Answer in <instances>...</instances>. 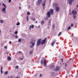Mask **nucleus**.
Returning a JSON list of instances; mask_svg holds the SVG:
<instances>
[{"mask_svg":"<svg viewBox=\"0 0 78 78\" xmlns=\"http://www.w3.org/2000/svg\"><path fill=\"white\" fill-rule=\"evenodd\" d=\"M68 1H69V0H67Z\"/></svg>","mask_w":78,"mask_h":78,"instance_id":"obj_60","label":"nucleus"},{"mask_svg":"<svg viewBox=\"0 0 78 78\" xmlns=\"http://www.w3.org/2000/svg\"><path fill=\"white\" fill-rule=\"evenodd\" d=\"M4 48H5V49H6V48H7V46H5Z\"/></svg>","mask_w":78,"mask_h":78,"instance_id":"obj_39","label":"nucleus"},{"mask_svg":"<svg viewBox=\"0 0 78 78\" xmlns=\"http://www.w3.org/2000/svg\"><path fill=\"white\" fill-rule=\"evenodd\" d=\"M11 2V0H9V3H10V2Z\"/></svg>","mask_w":78,"mask_h":78,"instance_id":"obj_43","label":"nucleus"},{"mask_svg":"<svg viewBox=\"0 0 78 78\" xmlns=\"http://www.w3.org/2000/svg\"><path fill=\"white\" fill-rule=\"evenodd\" d=\"M73 2V0H69V2H68L69 5H72V2Z\"/></svg>","mask_w":78,"mask_h":78,"instance_id":"obj_8","label":"nucleus"},{"mask_svg":"<svg viewBox=\"0 0 78 78\" xmlns=\"http://www.w3.org/2000/svg\"><path fill=\"white\" fill-rule=\"evenodd\" d=\"M26 19H27V22H28V16H27Z\"/></svg>","mask_w":78,"mask_h":78,"instance_id":"obj_24","label":"nucleus"},{"mask_svg":"<svg viewBox=\"0 0 78 78\" xmlns=\"http://www.w3.org/2000/svg\"><path fill=\"white\" fill-rule=\"evenodd\" d=\"M51 14H53V10L52 9H51L50 10Z\"/></svg>","mask_w":78,"mask_h":78,"instance_id":"obj_14","label":"nucleus"},{"mask_svg":"<svg viewBox=\"0 0 78 78\" xmlns=\"http://www.w3.org/2000/svg\"><path fill=\"white\" fill-rule=\"evenodd\" d=\"M55 72H57L59 71V67L58 66H56V68L55 69Z\"/></svg>","mask_w":78,"mask_h":78,"instance_id":"obj_11","label":"nucleus"},{"mask_svg":"<svg viewBox=\"0 0 78 78\" xmlns=\"http://www.w3.org/2000/svg\"><path fill=\"white\" fill-rule=\"evenodd\" d=\"M54 6H55V5H58V4L56 3H54Z\"/></svg>","mask_w":78,"mask_h":78,"instance_id":"obj_27","label":"nucleus"},{"mask_svg":"<svg viewBox=\"0 0 78 78\" xmlns=\"http://www.w3.org/2000/svg\"><path fill=\"white\" fill-rule=\"evenodd\" d=\"M65 66L66 67V66H67V64H65Z\"/></svg>","mask_w":78,"mask_h":78,"instance_id":"obj_45","label":"nucleus"},{"mask_svg":"<svg viewBox=\"0 0 78 78\" xmlns=\"http://www.w3.org/2000/svg\"><path fill=\"white\" fill-rule=\"evenodd\" d=\"M35 18H32V20H35Z\"/></svg>","mask_w":78,"mask_h":78,"instance_id":"obj_37","label":"nucleus"},{"mask_svg":"<svg viewBox=\"0 0 78 78\" xmlns=\"http://www.w3.org/2000/svg\"><path fill=\"white\" fill-rule=\"evenodd\" d=\"M19 59H21V60H23V58H20Z\"/></svg>","mask_w":78,"mask_h":78,"instance_id":"obj_38","label":"nucleus"},{"mask_svg":"<svg viewBox=\"0 0 78 78\" xmlns=\"http://www.w3.org/2000/svg\"><path fill=\"white\" fill-rule=\"evenodd\" d=\"M71 27H73V24L72 23L71 25Z\"/></svg>","mask_w":78,"mask_h":78,"instance_id":"obj_36","label":"nucleus"},{"mask_svg":"<svg viewBox=\"0 0 78 78\" xmlns=\"http://www.w3.org/2000/svg\"><path fill=\"white\" fill-rule=\"evenodd\" d=\"M72 13L74 15L76 14V11L75 10H73L72 12Z\"/></svg>","mask_w":78,"mask_h":78,"instance_id":"obj_6","label":"nucleus"},{"mask_svg":"<svg viewBox=\"0 0 78 78\" xmlns=\"http://www.w3.org/2000/svg\"><path fill=\"white\" fill-rule=\"evenodd\" d=\"M15 37L16 38V39H17V38H18V37H19L18 35H16Z\"/></svg>","mask_w":78,"mask_h":78,"instance_id":"obj_33","label":"nucleus"},{"mask_svg":"<svg viewBox=\"0 0 78 78\" xmlns=\"http://www.w3.org/2000/svg\"><path fill=\"white\" fill-rule=\"evenodd\" d=\"M44 8H45V6H44V7H43V9H44Z\"/></svg>","mask_w":78,"mask_h":78,"instance_id":"obj_49","label":"nucleus"},{"mask_svg":"<svg viewBox=\"0 0 78 78\" xmlns=\"http://www.w3.org/2000/svg\"><path fill=\"white\" fill-rule=\"evenodd\" d=\"M17 33H18V31H16L15 32V34H17Z\"/></svg>","mask_w":78,"mask_h":78,"instance_id":"obj_29","label":"nucleus"},{"mask_svg":"<svg viewBox=\"0 0 78 78\" xmlns=\"http://www.w3.org/2000/svg\"><path fill=\"white\" fill-rule=\"evenodd\" d=\"M7 59L8 61H10L11 60V57L10 56L8 57Z\"/></svg>","mask_w":78,"mask_h":78,"instance_id":"obj_19","label":"nucleus"},{"mask_svg":"<svg viewBox=\"0 0 78 78\" xmlns=\"http://www.w3.org/2000/svg\"><path fill=\"white\" fill-rule=\"evenodd\" d=\"M42 0H38V1L37 2V5H41V3L42 2Z\"/></svg>","mask_w":78,"mask_h":78,"instance_id":"obj_5","label":"nucleus"},{"mask_svg":"<svg viewBox=\"0 0 78 78\" xmlns=\"http://www.w3.org/2000/svg\"><path fill=\"white\" fill-rule=\"evenodd\" d=\"M52 67H53V66H51V68H52Z\"/></svg>","mask_w":78,"mask_h":78,"instance_id":"obj_53","label":"nucleus"},{"mask_svg":"<svg viewBox=\"0 0 78 78\" xmlns=\"http://www.w3.org/2000/svg\"><path fill=\"white\" fill-rule=\"evenodd\" d=\"M42 41V40L41 39H40L38 40L37 43V46H39V45H40L41 44V42Z\"/></svg>","mask_w":78,"mask_h":78,"instance_id":"obj_2","label":"nucleus"},{"mask_svg":"<svg viewBox=\"0 0 78 78\" xmlns=\"http://www.w3.org/2000/svg\"><path fill=\"white\" fill-rule=\"evenodd\" d=\"M44 66H46L47 63H46V60H44Z\"/></svg>","mask_w":78,"mask_h":78,"instance_id":"obj_13","label":"nucleus"},{"mask_svg":"<svg viewBox=\"0 0 78 78\" xmlns=\"http://www.w3.org/2000/svg\"><path fill=\"white\" fill-rule=\"evenodd\" d=\"M1 30H0V33H1Z\"/></svg>","mask_w":78,"mask_h":78,"instance_id":"obj_56","label":"nucleus"},{"mask_svg":"<svg viewBox=\"0 0 78 78\" xmlns=\"http://www.w3.org/2000/svg\"><path fill=\"white\" fill-rule=\"evenodd\" d=\"M1 70H2V69H3V67H1Z\"/></svg>","mask_w":78,"mask_h":78,"instance_id":"obj_46","label":"nucleus"},{"mask_svg":"<svg viewBox=\"0 0 78 78\" xmlns=\"http://www.w3.org/2000/svg\"><path fill=\"white\" fill-rule=\"evenodd\" d=\"M42 5L43 6H45V2H44L42 4Z\"/></svg>","mask_w":78,"mask_h":78,"instance_id":"obj_20","label":"nucleus"},{"mask_svg":"<svg viewBox=\"0 0 78 78\" xmlns=\"http://www.w3.org/2000/svg\"><path fill=\"white\" fill-rule=\"evenodd\" d=\"M40 27V26H38V28H39Z\"/></svg>","mask_w":78,"mask_h":78,"instance_id":"obj_54","label":"nucleus"},{"mask_svg":"<svg viewBox=\"0 0 78 78\" xmlns=\"http://www.w3.org/2000/svg\"><path fill=\"white\" fill-rule=\"evenodd\" d=\"M41 64H43V61L42 60H41Z\"/></svg>","mask_w":78,"mask_h":78,"instance_id":"obj_40","label":"nucleus"},{"mask_svg":"<svg viewBox=\"0 0 78 78\" xmlns=\"http://www.w3.org/2000/svg\"><path fill=\"white\" fill-rule=\"evenodd\" d=\"M48 17H46V18L44 19V20H48Z\"/></svg>","mask_w":78,"mask_h":78,"instance_id":"obj_21","label":"nucleus"},{"mask_svg":"<svg viewBox=\"0 0 78 78\" xmlns=\"http://www.w3.org/2000/svg\"><path fill=\"white\" fill-rule=\"evenodd\" d=\"M42 74H40V77H42Z\"/></svg>","mask_w":78,"mask_h":78,"instance_id":"obj_42","label":"nucleus"},{"mask_svg":"<svg viewBox=\"0 0 78 78\" xmlns=\"http://www.w3.org/2000/svg\"><path fill=\"white\" fill-rule=\"evenodd\" d=\"M44 22H45V21H41V25H43L44 24Z\"/></svg>","mask_w":78,"mask_h":78,"instance_id":"obj_18","label":"nucleus"},{"mask_svg":"<svg viewBox=\"0 0 78 78\" xmlns=\"http://www.w3.org/2000/svg\"><path fill=\"white\" fill-rule=\"evenodd\" d=\"M34 27V26L33 25H30L29 27V30H31V28H33Z\"/></svg>","mask_w":78,"mask_h":78,"instance_id":"obj_10","label":"nucleus"},{"mask_svg":"<svg viewBox=\"0 0 78 78\" xmlns=\"http://www.w3.org/2000/svg\"><path fill=\"white\" fill-rule=\"evenodd\" d=\"M18 42H21V39H18Z\"/></svg>","mask_w":78,"mask_h":78,"instance_id":"obj_30","label":"nucleus"},{"mask_svg":"<svg viewBox=\"0 0 78 78\" xmlns=\"http://www.w3.org/2000/svg\"><path fill=\"white\" fill-rule=\"evenodd\" d=\"M16 69H19V66H16Z\"/></svg>","mask_w":78,"mask_h":78,"instance_id":"obj_26","label":"nucleus"},{"mask_svg":"<svg viewBox=\"0 0 78 78\" xmlns=\"http://www.w3.org/2000/svg\"><path fill=\"white\" fill-rule=\"evenodd\" d=\"M54 41H55V42H56V40H55Z\"/></svg>","mask_w":78,"mask_h":78,"instance_id":"obj_52","label":"nucleus"},{"mask_svg":"<svg viewBox=\"0 0 78 78\" xmlns=\"http://www.w3.org/2000/svg\"><path fill=\"white\" fill-rule=\"evenodd\" d=\"M15 78H19L18 77H16Z\"/></svg>","mask_w":78,"mask_h":78,"instance_id":"obj_57","label":"nucleus"},{"mask_svg":"<svg viewBox=\"0 0 78 78\" xmlns=\"http://www.w3.org/2000/svg\"><path fill=\"white\" fill-rule=\"evenodd\" d=\"M61 32H60L58 34V36H60V35H61Z\"/></svg>","mask_w":78,"mask_h":78,"instance_id":"obj_22","label":"nucleus"},{"mask_svg":"<svg viewBox=\"0 0 78 78\" xmlns=\"http://www.w3.org/2000/svg\"><path fill=\"white\" fill-rule=\"evenodd\" d=\"M32 53H33V51H31L30 52V54L31 55V54H32Z\"/></svg>","mask_w":78,"mask_h":78,"instance_id":"obj_31","label":"nucleus"},{"mask_svg":"<svg viewBox=\"0 0 78 78\" xmlns=\"http://www.w3.org/2000/svg\"><path fill=\"white\" fill-rule=\"evenodd\" d=\"M47 16L48 18H50V16H51V13H50V11H48L47 14Z\"/></svg>","mask_w":78,"mask_h":78,"instance_id":"obj_3","label":"nucleus"},{"mask_svg":"<svg viewBox=\"0 0 78 78\" xmlns=\"http://www.w3.org/2000/svg\"><path fill=\"white\" fill-rule=\"evenodd\" d=\"M19 9H21V7H19Z\"/></svg>","mask_w":78,"mask_h":78,"instance_id":"obj_51","label":"nucleus"},{"mask_svg":"<svg viewBox=\"0 0 78 78\" xmlns=\"http://www.w3.org/2000/svg\"><path fill=\"white\" fill-rule=\"evenodd\" d=\"M36 23H37V21H36Z\"/></svg>","mask_w":78,"mask_h":78,"instance_id":"obj_55","label":"nucleus"},{"mask_svg":"<svg viewBox=\"0 0 78 78\" xmlns=\"http://www.w3.org/2000/svg\"><path fill=\"white\" fill-rule=\"evenodd\" d=\"M19 25H20V23H18L16 24V25L17 26Z\"/></svg>","mask_w":78,"mask_h":78,"instance_id":"obj_32","label":"nucleus"},{"mask_svg":"<svg viewBox=\"0 0 78 78\" xmlns=\"http://www.w3.org/2000/svg\"><path fill=\"white\" fill-rule=\"evenodd\" d=\"M18 53L19 54H20V53H22V52L20 51H18Z\"/></svg>","mask_w":78,"mask_h":78,"instance_id":"obj_35","label":"nucleus"},{"mask_svg":"<svg viewBox=\"0 0 78 78\" xmlns=\"http://www.w3.org/2000/svg\"><path fill=\"white\" fill-rule=\"evenodd\" d=\"M55 9L56 12H58L59 11V8L58 7H56L55 8Z\"/></svg>","mask_w":78,"mask_h":78,"instance_id":"obj_9","label":"nucleus"},{"mask_svg":"<svg viewBox=\"0 0 78 78\" xmlns=\"http://www.w3.org/2000/svg\"><path fill=\"white\" fill-rule=\"evenodd\" d=\"M9 43H10V44H11V41H10L9 42Z\"/></svg>","mask_w":78,"mask_h":78,"instance_id":"obj_47","label":"nucleus"},{"mask_svg":"<svg viewBox=\"0 0 78 78\" xmlns=\"http://www.w3.org/2000/svg\"><path fill=\"white\" fill-rule=\"evenodd\" d=\"M73 17L74 19H75V18H76V16L73 15Z\"/></svg>","mask_w":78,"mask_h":78,"instance_id":"obj_34","label":"nucleus"},{"mask_svg":"<svg viewBox=\"0 0 78 78\" xmlns=\"http://www.w3.org/2000/svg\"><path fill=\"white\" fill-rule=\"evenodd\" d=\"M27 15H28H28H30V13H29V12H27Z\"/></svg>","mask_w":78,"mask_h":78,"instance_id":"obj_28","label":"nucleus"},{"mask_svg":"<svg viewBox=\"0 0 78 78\" xmlns=\"http://www.w3.org/2000/svg\"><path fill=\"white\" fill-rule=\"evenodd\" d=\"M55 44V41H53L52 42V43L51 44V45H52V47L54 45V44Z\"/></svg>","mask_w":78,"mask_h":78,"instance_id":"obj_12","label":"nucleus"},{"mask_svg":"<svg viewBox=\"0 0 78 78\" xmlns=\"http://www.w3.org/2000/svg\"><path fill=\"white\" fill-rule=\"evenodd\" d=\"M6 8L4 7L3 8V9L2 10V11L3 12V13H6Z\"/></svg>","mask_w":78,"mask_h":78,"instance_id":"obj_7","label":"nucleus"},{"mask_svg":"<svg viewBox=\"0 0 78 78\" xmlns=\"http://www.w3.org/2000/svg\"><path fill=\"white\" fill-rule=\"evenodd\" d=\"M46 39H47V38H45L44 39V40H42V42L41 43V45H43V44H44L45 43V42L46 41Z\"/></svg>","mask_w":78,"mask_h":78,"instance_id":"obj_4","label":"nucleus"},{"mask_svg":"<svg viewBox=\"0 0 78 78\" xmlns=\"http://www.w3.org/2000/svg\"><path fill=\"white\" fill-rule=\"evenodd\" d=\"M70 29H71V27H70V26H69L68 27V30H70Z\"/></svg>","mask_w":78,"mask_h":78,"instance_id":"obj_25","label":"nucleus"},{"mask_svg":"<svg viewBox=\"0 0 78 78\" xmlns=\"http://www.w3.org/2000/svg\"><path fill=\"white\" fill-rule=\"evenodd\" d=\"M3 5L4 6V8H6V5H5L4 3H3Z\"/></svg>","mask_w":78,"mask_h":78,"instance_id":"obj_17","label":"nucleus"},{"mask_svg":"<svg viewBox=\"0 0 78 78\" xmlns=\"http://www.w3.org/2000/svg\"><path fill=\"white\" fill-rule=\"evenodd\" d=\"M45 2H46V1L45 0Z\"/></svg>","mask_w":78,"mask_h":78,"instance_id":"obj_59","label":"nucleus"},{"mask_svg":"<svg viewBox=\"0 0 78 78\" xmlns=\"http://www.w3.org/2000/svg\"><path fill=\"white\" fill-rule=\"evenodd\" d=\"M69 14H70V15H72V13H70Z\"/></svg>","mask_w":78,"mask_h":78,"instance_id":"obj_48","label":"nucleus"},{"mask_svg":"<svg viewBox=\"0 0 78 78\" xmlns=\"http://www.w3.org/2000/svg\"><path fill=\"white\" fill-rule=\"evenodd\" d=\"M71 76V75H69V76Z\"/></svg>","mask_w":78,"mask_h":78,"instance_id":"obj_58","label":"nucleus"},{"mask_svg":"<svg viewBox=\"0 0 78 78\" xmlns=\"http://www.w3.org/2000/svg\"><path fill=\"white\" fill-rule=\"evenodd\" d=\"M51 20H49L48 24V25H50V24H51Z\"/></svg>","mask_w":78,"mask_h":78,"instance_id":"obj_16","label":"nucleus"},{"mask_svg":"<svg viewBox=\"0 0 78 78\" xmlns=\"http://www.w3.org/2000/svg\"><path fill=\"white\" fill-rule=\"evenodd\" d=\"M1 73L2 74L3 73V71H2V70H1Z\"/></svg>","mask_w":78,"mask_h":78,"instance_id":"obj_41","label":"nucleus"},{"mask_svg":"<svg viewBox=\"0 0 78 78\" xmlns=\"http://www.w3.org/2000/svg\"><path fill=\"white\" fill-rule=\"evenodd\" d=\"M8 72L6 71L5 73V75H7L8 74Z\"/></svg>","mask_w":78,"mask_h":78,"instance_id":"obj_23","label":"nucleus"},{"mask_svg":"<svg viewBox=\"0 0 78 78\" xmlns=\"http://www.w3.org/2000/svg\"><path fill=\"white\" fill-rule=\"evenodd\" d=\"M55 28V25H53V28Z\"/></svg>","mask_w":78,"mask_h":78,"instance_id":"obj_44","label":"nucleus"},{"mask_svg":"<svg viewBox=\"0 0 78 78\" xmlns=\"http://www.w3.org/2000/svg\"><path fill=\"white\" fill-rule=\"evenodd\" d=\"M3 22H4V21H3V20H0V23H3Z\"/></svg>","mask_w":78,"mask_h":78,"instance_id":"obj_15","label":"nucleus"},{"mask_svg":"<svg viewBox=\"0 0 78 78\" xmlns=\"http://www.w3.org/2000/svg\"><path fill=\"white\" fill-rule=\"evenodd\" d=\"M62 62H63V60L62 59Z\"/></svg>","mask_w":78,"mask_h":78,"instance_id":"obj_50","label":"nucleus"},{"mask_svg":"<svg viewBox=\"0 0 78 78\" xmlns=\"http://www.w3.org/2000/svg\"><path fill=\"white\" fill-rule=\"evenodd\" d=\"M33 41L30 42V44H32V45L30 46V48H32L34 47L36 43V41L35 39H33Z\"/></svg>","mask_w":78,"mask_h":78,"instance_id":"obj_1","label":"nucleus"}]
</instances>
